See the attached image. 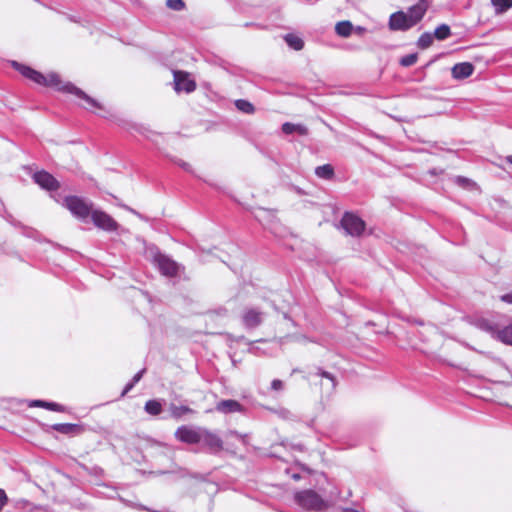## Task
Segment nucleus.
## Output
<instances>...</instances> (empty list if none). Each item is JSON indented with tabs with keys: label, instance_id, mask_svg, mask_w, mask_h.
Returning <instances> with one entry per match:
<instances>
[{
	"label": "nucleus",
	"instance_id": "nucleus-38",
	"mask_svg": "<svg viewBox=\"0 0 512 512\" xmlns=\"http://www.w3.org/2000/svg\"><path fill=\"white\" fill-rule=\"evenodd\" d=\"M507 162L512 164V155L507 157Z\"/></svg>",
	"mask_w": 512,
	"mask_h": 512
},
{
	"label": "nucleus",
	"instance_id": "nucleus-34",
	"mask_svg": "<svg viewBox=\"0 0 512 512\" xmlns=\"http://www.w3.org/2000/svg\"><path fill=\"white\" fill-rule=\"evenodd\" d=\"M134 385H135V384H134L132 381H131L130 383H128V384L125 386V388H124L123 392L121 393V396H125V395H126V394H127V393H128V392H129L133 387H134Z\"/></svg>",
	"mask_w": 512,
	"mask_h": 512
},
{
	"label": "nucleus",
	"instance_id": "nucleus-35",
	"mask_svg": "<svg viewBox=\"0 0 512 512\" xmlns=\"http://www.w3.org/2000/svg\"><path fill=\"white\" fill-rule=\"evenodd\" d=\"M180 167H182L186 171H191V165L184 161L177 162Z\"/></svg>",
	"mask_w": 512,
	"mask_h": 512
},
{
	"label": "nucleus",
	"instance_id": "nucleus-18",
	"mask_svg": "<svg viewBox=\"0 0 512 512\" xmlns=\"http://www.w3.org/2000/svg\"><path fill=\"white\" fill-rule=\"evenodd\" d=\"M315 174L319 178L330 180L334 177V168L331 164H324L315 169Z\"/></svg>",
	"mask_w": 512,
	"mask_h": 512
},
{
	"label": "nucleus",
	"instance_id": "nucleus-36",
	"mask_svg": "<svg viewBox=\"0 0 512 512\" xmlns=\"http://www.w3.org/2000/svg\"><path fill=\"white\" fill-rule=\"evenodd\" d=\"M143 373H144V370L142 371H139L137 374L134 375L133 379H132V382L134 384H136L138 381H140V379L142 378L143 376Z\"/></svg>",
	"mask_w": 512,
	"mask_h": 512
},
{
	"label": "nucleus",
	"instance_id": "nucleus-3",
	"mask_svg": "<svg viewBox=\"0 0 512 512\" xmlns=\"http://www.w3.org/2000/svg\"><path fill=\"white\" fill-rule=\"evenodd\" d=\"M307 380L310 389L313 392L318 393L321 396V398L324 395H331V393L335 390L337 385L335 376L320 368L316 373L309 374L307 376Z\"/></svg>",
	"mask_w": 512,
	"mask_h": 512
},
{
	"label": "nucleus",
	"instance_id": "nucleus-27",
	"mask_svg": "<svg viewBox=\"0 0 512 512\" xmlns=\"http://www.w3.org/2000/svg\"><path fill=\"white\" fill-rule=\"evenodd\" d=\"M497 13L506 12L512 7V0H491Z\"/></svg>",
	"mask_w": 512,
	"mask_h": 512
},
{
	"label": "nucleus",
	"instance_id": "nucleus-39",
	"mask_svg": "<svg viewBox=\"0 0 512 512\" xmlns=\"http://www.w3.org/2000/svg\"><path fill=\"white\" fill-rule=\"evenodd\" d=\"M299 372H301V370H300V369H298V368H295V369H293V370H292V373H293V374H294V373H299Z\"/></svg>",
	"mask_w": 512,
	"mask_h": 512
},
{
	"label": "nucleus",
	"instance_id": "nucleus-28",
	"mask_svg": "<svg viewBox=\"0 0 512 512\" xmlns=\"http://www.w3.org/2000/svg\"><path fill=\"white\" fill-rule=\"evenodd\" d=\"M433 38H434V35H432L428 32L423 33L418 39V42H417L418 47L420 49L429 48L433 43Z\"/></svg>",
	"mask_w": 512,
	"mask_h": 512
},
{
	"label": "nucleus",
	"instance_id": "nucleus-14",
	"mask_svg": "<svg viewBox=\"0 0 512 512\" xmlns=\"http://www.w3.org/2000/svg\"><path fill=\"white\" fill-rule=\"evenodd\" d=\"M202 441L213 451H220L223 448V442L221 438L210 431H202Z\"/></svg>",
	"mask_w": 512,
	"mask_h": 512
},
{
	"label": "nucleus",
	"instance_id": "nucleus-17",
	"mask_svg": "<svg viewBox=\"0 0 512 512\" xmlns=\"http://www.w3.org/2000/svg\"><path fill=\"white\" fill-rule=\"evenodd\" d=\"M169 411H170L171 416L175 419H180L184 415L190 414L193 412V410L188 406L175 405V404H171L169 406Z\"/></svg>",
	"mask_w": 512,
	"mask_h": 512
},
{
	"label": "nucleus",
	"instance_id": "nucleus-20",
	"mask_svg": "<svg viewBox=\"0 0 512 512\" xmlns=\"http://www.w3.org/2000/svg\"><path fill=\"white\" fill-rule=\"evenodd\" d=\"M353 25L350 21H340L335 26L336 33L341 37H348L351 35Z\"/></svg>",
	"mask_w": 512,
	"mask_h": 512
},
{
	"label": "nucleus",
	"instance_id": "nucleus-4",
	"mask_svg": "<svg viewBox=\"0 0 512 512\" xmlns=\"http://www.w3.org/2000/svg\"><path fill=\"white\" fill-rule=\"evenodd\" d=\"M295 502L303 509L320 512L327 509V502L314 490L307 489L296 492Z\"/></svg>",
	"mask_w": 512,
	"mask_h": 512
},
{
	"label": "nucleus",
	"instance_id": "nucleus-13",
	"mask_svg": "<svg viewBox=\"0 0 512 512\" xmlns=\"http://www.w3.org/2000/svg\"><path fill=\"white\" fill-rule=\"evenodd\" d=\"M474 72V66L470 62H462L455 64L451 69L454 79L462 80L470 77Z\"/></svg>",
	"mask_w": 512,
	"mask_h": 512
},
{
	"label": "nucleus",
	"instance_id": "nucleus-21",
	"mask_svg": "<svg viewBox=\"0 0 512 512\" xmlns=\"http://www.w3.org/2000/svg\"><path fill=\"white\" fill-rule=\"evenodd\" d=\"M282 131L285 134H292L293 132H298L301 135H306L308 130L305 126L286 122L282 125Z\"/></svg>",
	"mask_w": 512,
	"mask_h": 512
},
{
	"label": "nucleus",
	"instance_id": "nucleus-1",
	"mask_svg": "<svg viewBox=\"0 0 512 512\" xmlns=\"http://www.w3.org/2000/svg\"><path fill=\"white\" fill-rule=\"evenodd\" d=\"M10 65L19 72L24 78L32 81L35 84L53 88L64 94H71L82 100L81 104L85 109L93 112L103 110V105L96 99L86 94L83 90L76 87L73 83L64 80L57 72L51 71L43 74L32 67L19 63L15 60L10 61Z\"/></svg>",
	"mask_w": 512,
	"mask_h": 512
},
{
	"label": "nucleus",
	"instance_id": "nucleus-2",
	"mask_svg": "<svg viewBox=\"0 0 512 512\" xmlns=\"http://www.w3.org/2000/svg\"><path fill=\"white\" fill-rule=\"evenodd\" d=\"M428 9V0H421L411 6L407 13L402 10L392 13L388 22L389 29L391 31H407L411 29L421 22Z\"/></svg>",
	"mask_w": 512,
	"mask_h": 512
},
{
	"label": "nucleus",
	"instance_id": "nucleus-30",
	"mask_svg": "<svg viewBox=\"0 0 512 512\" xmlns=\"http://www.w3.org/2000/svg\"><path fill=\"white\" fill-rule=\"evenodd\" d=\"M166 5L170 9L175 10V11H180V10L184 9V7H185V3L183 0H167Z\"/></svg>",
	"mask_w": 512,
	"mask_h": 512
},
{
	"label": "nucleus",
	"instance_id": "nucleus-8",
	"mask_svg": "<svg viewBox=\"0 0 512 512\" xmlns=\"http://www.w3.org/2000/svg\"><path fill=\"white\" fill-rule=\"evenodd\" d=\"M174 76V89L176 92L184 91L191 93L196 89V83L190 78V74L186 71L175 70Z\"/></svg>",
	"mask_w": 512,
	"mask_h": 512
},
{
	"label": "nucleus",
	"instance_id": "nucleus-37",
	"mask_svg": "<svg viewBox=\"0 0 512 512\" xmlns=\"http://www.w3.org/2000/svg\"><path fill=\"white\" fill-rule=\"evenodd\" d=\"M457 182L462 184V185H467L469 183V180L465 179V178H462V177H458L457 178Z\"/></svg>",
	"mask_w": 512,
	"mask_h": 512
},
{
	"label": "nucleus",
	"instance_id": "nucleus-10",
	"mask_svg": "<svg viewBox=\"0 0 512 512\" xmlns=\"http://www.w3.org/2000/svg\"><path fill=\"white\" fill-rule=\"evenodd\" d=\"M155 263L163 275L168 277H175L178 275L179 265L170 257L159 253L155 256Z\"/></svg>",
	"mask_w": 512,
	"mask_h": 512
},
{
	"label": "nucleus",
	"instance_id": "nucleus-24",
	"mask_svg": "<svg viewBox=\"0 0 512 512\" xmlns=\"http://www.w3.org/2000/svg\"><path fill=\"white\" fill-rule=\"evenodd\" d=\"M434 37L437 40H445L451 36V29L447 24H441L434 31Z\"/></svg>",
	"mask_w": 512,
	"mask_h": 512
},
{
	"label": "nucleus",
	"instance_id": "nucleus-15",
	"mask_svg": "<svg viewBox=\"0 0 512 512\" xmlns=\"http://www.w3.org/2000/svg\"><path fill=\"white\" fill-rule=\"evenodd\" d=\"M217 411L222 413H233L242 411V405L233 399L222 400L217 403Z\"/></svg>",
	"mask_w": 512,
	"mask_h": 512
},
{
	"label": "nucleus",
	"instance_id": "nucleus-26",
	"mask_svg": "<svg viewBox=\"0 0 512 512\" xmlns=\"http://www.w3.org/2000/svg\"><path fill=\"white\" fill-rule=\"evenodd\" d=\"M235 105L238 110L246 114H253L255 111L253 104L244 99L236 100Z\"/></svg>",
	"mask_w": 512,
	"mask_h": 512
},
{
	"label": "nucleus",
	"instance_id": "nucleus-31",
	"mask_svg": "<svg viewBox=\"0 0 512 512\" xmlns=\"http://www.w3.org/2000/svg\"><path fill=\"white\" fill-rule=\"evenodd\" d=\"M283 387H284V383L279 379H274L271 382V389L274 391H280L283 389Z\"/></svg>",
	"mask_w": 512,
	"mask_h": 512
},
{
	"label": "nucleus",
	"instance_id": "nucleus-5",
	"mask_svg": "<svg viewBox=\"0 0 512 512\" xmlns=\"http://www.w3.org/2000/svg\"><path fill=\"white\" fill-rule=\"evenodd\" d=\"M64 205L75 217L82 220L90 216L93 211L92 204L75 195L65 197Z\"/></svg>",
	"mask_w": 512,
	"mask_h": 512
},
{
	"label": "nucleus",
	"instance_id": "nucleus-12",
	"mask_svg": "<svg viewBox=\"0 0 512 512\" xmlns=\"http://www.w3.org/2000/svg\"><path fill=\"white\" fill-rule=\"evenodd\" d=\"M33 180L43 189L56 191L60 188L59 181L47 171H38L33 174Z\"/></svg>",
	"mask_w": 512,
	"mask_h": 512
},
{
	"label": "nucleus",
	"instance_id": "nucleus-11",
	"mask_svg": "<svg viewBox=\"0 0 512 512\" xmlns=\"http://www.w3.org/2000/svg\"><path fill=\"white\" fill-rule=\"evenodd\" d=\"M175 437L187 444H197L202 441V431L195 430L189 426L182 425L175 431Z\"/></svg>",
	"mask_w": 512,
	"mask_h": 512
},
{
	"label": "nucleus",
	"instance_id": "nucleus-23",
	"mask_svg": "<svg viewBox=\"0 0 512 512\" xmlns=\"http://www.w3.org/2000/svg\"><path fill=\"white\" fill-rule=\"evenodd\" d=\"M284 39L286 43L294 50L299 51L304 47L303 40L294 34H287Z\"/></svg>",
	"mask_w": 512,
	"mask_h": 512
},
{
	"label": "nucleus",
	"instance_id": "nucleus-25",
	"mask_svg": "<svg viewBox=\"0 0 512 512\" xmlns=\"http://www.w3.org/2000/svg\"><path fill=\"white\" fill-rule=\"evenodd\" d=\"M497 336L503 343L512 345V324L498 331Z\"/></svg>",
	"mask_w": 512,
	"mask_h": 512
},
{
	"label": "nucleus",
	"instance_id": "nucleus-7",
	"mask_svg": "<svg viewBox=\"0 0 512 512\" xmlns=\"http://www.w3.org/2000/svg\"><path fill=\"white\" fill-rule=\"evenodd\" d=\"M90 216L93 224L103 231L115 232L119 228L118 222L103 210L95 209Z\"/></svg>",
	"mask_w": 512,
	"mask_h": 512
},
{
	"label": "nucleus",
	"instance_id": "nucleus-19",
	"mask_svg": "<svg viewBox=\"0 0 512 512\" xmlns=\"http://www.w3.org/2000/svg\"><path fill=\"white\" fill-rule=\"evenodd\" d=\"M145 411L152 416H158L162 413L163 407L158 400H148L144 406Z\"/></svg>",
	"mask_w": 512,
	"mask_h": 512
},
{
	"label": "nucleus",
	"instance_id": "nucleus-22",
	"mask_svg": "<svg viewBox=\"0 0 512 512\" xmlns=\"http://www.w3.org/2000/svg\"><path fill=\"white\" fill-rule=\"evenodd\" d=\"M53 429L62 434H73L78 432L80 427L77 424L64 423L53 425Z\"/></svg>",
	"mask_w": 512,
	"mask_h": 512
},
{
	"label": "nucleus",
	"instance_id": "nucleus-29",
	"mask_svg": "<svg viewBox=\"0 0 512 512\" xmlns=\"http://www.w3.org/2000/svg\"><path fill=\"white\" fill-rule=\"evenodd\" d=\"M417 55L416 54H409L401 58L400 64L404 67H409L414 65L417 62Z\"/></svg>",
	"mask_w": 512,
	"mask_h": 512
},
{
	"label": "nucleus",
	"instance_id": "nucleus-32",
	"mask_svg": "<svg viewBox=\"0 0 512 512\" xmlns=\"http://www.w3.org/2000/svg\"><path fill=\"white\" fill-rule=\"evenodd\" d=\"M7 502H8V497L6 495V492L3 489H0V511L7 504Z\"/></svg>",
	"mask_w": 512,
	"mask_h": 512
},
{
	"label": "nucleus",
	"instance_id": "nucleus-33",
	"mask_svg": "<svg viewBox=\"0 0 512 512\" xmlns=\"http://www.w3.org/2000/svg\"><path fill=\"white\" fill-rule=\"evenodd\" d=\"M501 301L506 302L508 304H512V291L505 295H502Z\"/></svg>",
	"mask_w": 512,
	"mask_h": 512
},
{
	"label": "nucleus",
	"instance_id": "nucleus-6",
	"mask_svg": "<svg viewBox=\"0 0 512 512\" xmlns=\"http://www.w3.org/2000/svg\"><path fill=\"white\" fill-rule=\"evenodd\" d=\"M340 224L348 235L359 237L363 234L366 224L365 222L351 212H345Z\"/></svg>",
	"mask_w": 512,
	"mask_h": 512
},
{
	"label": "nucleus",
	"instance_id": "nucleus-9",
	"mask_svg": "<svg viewBox=\"0 0 512 512\" xmlns=\"http://www.w3.org/2000/svg\"><path fill=\"white\" fill-rule=\"evenodd\" d=\"M263 315L256 307H246L241 313V321L245 328L255 329L263 323Z\"/></svg>",
	"mask_w": 512,
	"mask_h": 512
},
{
	"label": "nucleus",
	"instance_id": "nucleus-16",
	"mask_svg": "<svg viewBox=\"0 0 512 512\" xmlns=\"http://www.w3.org/2000/svg\"><path fill=\"white\" fill-rule=\"evenodd\" d=\"M31 407H42L55 412H64L65 407L55 402H46L42 400H34L30 403Z\"/></svg>",
	"mask_w": 512,
	"mask_h": 512
}]
</instances>
